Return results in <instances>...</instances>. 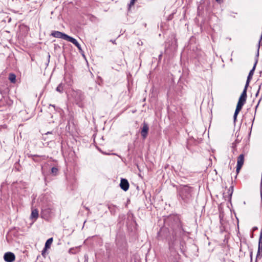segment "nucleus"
<instances>
[{
	"instance_id": "1",
	"label": "nucleus",
	"mask_w": 262,
	"mask_h": 262,
	"mask_svg": "<svg viewBox=\"0 0 262 262\" xmlns=\"http://www.w3.org/2000/svg\"><path fill=\"white\" fill-rule=\"evenodd\" d=\"M165 223L171 229L166 238L171 253L168 260L169 262H179L180 255L177 252V249L179 248L184 254L186 251V243L183 237L186 236V232L177 215L169 216L165 220Z\"/></svg>"
},
{
	"instance_id": "2",
	"label": "nucleus",
	"mask_w": 262,
	"mask_h": 262,
	"mask_svg": "<svg viewBox=\"0 0 262 262\" xmlns=\"http://www.w3.org/2000/svg\"><path fill=\"white\" fill-rule=\"evenodd\" d=\"M194 188L187 185H181L177 187V197L181 204H190L193 200Z\"/></svg>"
},
{
	"instance_id": "3",
	"label": "nucleus",
	"mask_w": 262,
	"mask_h": 262,
	"mask_svg": "<svg viewBox=\"0 0 262 262\" xmlns=\"http://www.w3.org/2000/svg\"><path fill=\"white\" fill-rule=\"evenodd\" d=\"M72 97L76 104L82 107L83 106L82 101L84 99V93L80 90H77L73 92Z\"/></svg>"
},
{
	"instance_id": "4",
	"label": "nucleus",
	"mask_w": 262,
	"mask_h": 262,
	"mask_svg": "<svg viewBox=\"0 0 262 262\" xmlns=\"http://www.w3.org/2000/svg\"><path fill=\"white\" fill-rule=\"evenodd\" d=\"M52 208L49 206H43L40 213L41 217L46 220H48L51 216Z\"/></svg>"
},
{
	"instance_id": "5",
	"label": "nucleus",
	"mask_w": 262,
	"mask_h": 262,
	"mask_svg": "<svg viewBox=\"0 0 262 262\" xmlns=\"http://www.w3.org/2000/svg\"><path fill=\"white\" fill-rule=\"evenodd\" d=\"M258 56H259V48L258 49V51H257V54H256V57H255V63L254 64L253 67L250 71V72L249 73L248 76L247 77V81H246V84H247V85H249V83H250L251 80L252 78V76H253V75L254 74V71H255V68H256V64L257 63V62H258Z\"/></svg>"
},
{
	"instance_id": "6",
	"label": "nucleus",
	"mask_w": 262,
	"mask_h": 262,
	"mask_svg": "<svg viewBox=\"0 0 262 262\" xmlns=\"http://www.w3.org/2000/svg\"><path fill=\"white\" fill-rule=\"evenodd\" d=\"M51 35L54 37L57 38H61L67 41H68L69 38L70 37V36L64 33L58 31H53L51 32Z\"/></svg>"
},
{
	"instance_id": "7",
	"label": "nucleus",
	"mask_w": 262,
	"mask_h": 262,
	"mask_svg": "<svg viewBox=\"0 0 262 262\" xmlns=\"http://www.w3.org/2000/svg\"><path fill=\"white\" fill-rule=\"evenodd\" d=\"M244 154H241L238 157H237V165H236V173L238 174L242 168L244 163Z\"/></svg>"
},
{
	"instance_id": "8",
	"label": "nucleus",
	"mask_w": 262,
	"mask_h": 262,
	"mask_svg": "<svg viewBox=\"0 0 262 262\" xmlns=\"http://www.w3.org/2000/svg\"><path fill=\"white\" fill-rule=\"evenodd\" d=\"M4 259L6 262H13L15 260V256L13 253L8 252L4 254Z\"/></svg>"
},
{
	"instance_id": "9",
	"label": "nucleus",
	"mask_w": 262,
	"mask_h": 262,
	"mask_svg": "<svg viewBox=\"0 0 262 262\" xmlns=\"http://www.w3.org/2000/svg\"><path fill=\"white\" fill-rule=\"evenodd\" d=\"M142 125L143 127L141 132V134L143 139H145L147 136L149 127L148 124L145 121L143 122Z\"/></svg>"
},
{
	"instance_id": "10",
	"label": "nucleus",
	"mask_w": 262,
	"mask_h": 262,
	"mask_svg": "<svg viewBox=\"0 0 262 262\" xmlns=\"http://www.w3.org/2000/svg\"><path fill=\"white\" fill-rule=\"evenodd\" d=\"M129 183L128 181L125 179H121L120 183L121 188L124 191H127L129 188Z\"/></svg>"
},
{
	"instance_id": "11",
	"label": "nucleus",
	"mask_w": 262,
	"mask_h": 262,
	"mask_svg": "<svg viewBox=\"0 0 262 262\" xmlns=\"http://www.w3.org/2000/svg\"><path fill=\"white\" fill-rule=\"evenodd\" d=\"M68 41L73 43L78 49L79 51H82V49L80 44L78 43V42L75 38L70 36L68 40Z\"/></svg>"
},
{
	"instance_id": "12",
	"label": "nucleus",
	"mask_w": 262,
	"mask_h": 262,
	"mask_svg": "<svg viewBox=\"0 0 262 262\" xmlns=\"http://www.w3.org/2000/svg\"><path fill=\"white\" fill-rule=\"evenodd\" d=\"M38 217V211L37 209H33L32 210L31 218L34 219L35 221Z\"/></svg>"
},
{
	"instance_id": "13",
	"label": "nucleus",
	"mask_w": 262,
	"mask_h": 262,
	"mask_svg": "<svg viewBox=\"0 0 262 262\" xmlns=\"http://www.w3.org/2000/svg\"><path fill=\"white\" fill-rule=\"evenodd\" d=\"M108 208L111 212V214L115 215L116 213V206L113 204L107 205Z\"/></svg>"
},
{
	"instance_id": "14",
	"label": "nucleus",
	"mask_w": 262,
	"mask_h": 262,
	"mask_svg": "<svg viewBox=\"0 0 262 262\" xmlns=\"http://www.w3.org/2000/svg\"><path fill=\"white\" fill-rule=\"evenodd\" d=\"M53 241V237H51L49 238L45 243V247H46V249H49L50 248L51 245L52 244V242Z\"/></svg>"
},
{
	"instance_id": "15",
	"label": "nucleus",
	"mask_w": 262,
	"mask_h": 262,
	"mask_svg": "<svg viewBox=\"0 0 262 262\" xmlns=\"http://www.w3.org/2000/svg\"><path fill=\"white\" fill-rule=\"evenodd\" d=\"M233 192V187L231 186L230 188L228 190L227 193H228V199L229 201L231 200V196L232 195Z\"/></svg>"
},
{
	"instance_id": "16",
	"label": "nucleus",
	"mask_w": 262,
	"mask_h": 262,
	"mask_svg": "<svg viewBox=\"0 0 262 262\" xmlns=\"http://www.w3.org/2000/svg\"><path fill=\"white\" fill-rule=\"evenodd\" d=\"M9 80L13 83L16 82V75L13 73H10L9 75Z\"/></svg>"
},
{
	"instance_id": "17",
	"label": "nucleus",
	"mask_w": 262,
	"mask_h": 262,
	"mask_svg": "<svg viewBox=\"0 0 262 262\" xmlns=\"http://www.w3.org/2000/svg\"><path fill=\"white\" fill-rule=\"evenodd\" d=\"M248 86H249V85H247L246 84H245L244 90H243V92L242 93L240 97H245V98H247V89H248Z\"/></svg>"
},
{
	"instance_id": "18",
	"label": "nucleus",
	"mask_w": 262,
	"mask_h": 262,
	"mask_svg": "<svg viewBox=\"0 0 262 262\" xmlns=\"http://www.w3.org/2000/svg\"><path fill=\"white\" fill-rule=\"evenodd\" d=\"M51 173L53 176H57L58 173V169L56 167H53L51 168Z\"/></svg>"
},
{
	"instance_id": "19",
	"label": "nucleus",
	"mask_w": 262,
	"mask_h": 262,
	"mask_svg": "<svg viewBox=\"0 0 262 262\" xmlns=\"http://www.w3.org/2000/svg\"><path fill=\"white\" fill-rule=\"evenodd\" d=\"M262 257V248H258V250L256 254V259H260Z\"/></svg>"
},
{
	"instance_id": "20",
	"label": "nucleus",
	"mask_w": 262,
	"mask_h": 262,
	"mask_svg": "<svg viewBox=\"0 0 262 262\" xmlns=\"http://www.w3.org/2000/svg\"><path fill=\"white\" fill-rule=\"evenodd\" d=\"M246 99H247L246 98L239 97V98L238 99L237 103L242 104L243 105H244L246 102Z\"/></svg>"
},
{
	"instance_id": "21",
	"label": "nucleus",
	"mask_w": 262,
	"mask_h": 262,
	"mask_svg": "<svg viewBox=\"0 0 262 262\" xmlns=\"http://www.w3.org/2000/svg\"><path fill=\"white\" fill-rule=\"evenodd\" d=\"M243 105H243L242 104L237 103L235 110L240 112L241 111V110L242 109Z\"/></svg>"
},
{
	"instance_id": "22",
	"label": "nucleus",
	"mask_w": 262,
	"mask_h": 262,
	"mask_svg": "<svg viewBox=\"0 0 262 262\" xmlns=\"http://www.w3.org/2000/svg\"><path fill=\"white\" fill-rule=\"evenodd\" d=\"M56 90L57 92H59L60 93H61L62 92V91H63V87H62V86L61 85V84L58 85V86L56 88Z\"/></svg>"
},
{
	"instance_id": "23",
	"label": "nucleus",
	"mask_w": 262,
	"mask_h": 262,
	"mask_svg": "<svg viewBox=\"0 0 262 262\" xmlns=\"http://www.w3.org/2000/svg\"><path fill=\"white\" fill-rule=\"evenodd\" d=\"M239 112V111L235 110L234 114V116H233V119H234V122H235L236 120L237 116Z\"/></svg>"
},
{
	"instance_id": "24",
	"label": "nucleus",
	"mask_w": 262,
	"mask_h": 262,
	"mask_svg": "<svg viewBox=\"0 0 262 262\" xmlns=\"http://www.w3.org/2000/svg\"><path fill=\"white\" fill-rule=\"evenodd\" d=\"M136 0H130L129 4H128L129 7H130L132 6H133L135 3Z\"/></svg>"
},
{
	"instance_id": "25",
	"label": "nucleus",
	"mask_w": 262,
	"mask_h": 262,
	"mask_svg": "<svg viewBox=\"0 0 262 262\" xmlns=\"http://www.w3.org/2000/svg\"><path fill=\"white\" fill-rule=\"evenodd\" d=\"M261 99H262V97H261H261H260V99H259V100H258V102L257 104V105H256V106H255V113H256V110H257V107H258V105H259V103H260V101L261 100Z\"/></svg>"
},
{
	"instance_id": "26",
	"label": "nucleus",
	"mask_w": 262,
	"mask_h": 262,
	"mask_svg": "<svg viewBox=\"0 0 262 262\" xmlns=\"http://www.w3.org/2000/svg\"><path fill=\"white\" fill-rule=\"evenodd\" d=\"M261 83L259 85L258 89V90H257V92L256 93V95H255L256 97H257L258 96V94L259 93V91H260V89L261 88Z\"/></svg>"
},
{
	"instance_id": "27",
	"label": "nucleus",
	"mask_w": 262,
	"mask_h": 262,
	"mask_svg": "<svg viewBox=\"0 0 262 262\" xmlns=\"http://www.w3.org/2000/svg\"><path fill=\"white\" fill-rule=\"evenodd\" d=\"M258 242H262V230L260 233Z\"/></svg>"
},
{
	"instance_id": "28",
	"label": "nucleus",
	"mask_w": 262,
	"mask_h": 262,
	"mask_svg": "<svg viewBox=\"0 0 262 262\" xmlns=\"http://www.w3.org/2000/svg\"><path fill=\"white\" fill-rule=\"evenodd\" d=\"M47 249H46V247L44 248V249H43V250L42 251V253H41V254L42 256H44L45 255V254L46 252V250H47Z\"/></svg>"
},
{
	"instance_id": "29",
	"label": "nucleus",
	"mask_w": 262,
	"mask_h": 262,
	"mask_svg": "<svg viewBox=\"0 0 262 262\" xmlns=\"http://www.w3.org/2000/svg\"><path fill=\"white\" fill-rule=\"evenodd\" d=\"M258 248H262V242H258Z\"/></svg>"
},
{
	"instance_id": "30",
	"label": "nucleus",
	"mask_w": 262,
	"mask_h": 262,
	"mask_svg": "<svg viewBox=\"0 0 262 262\" xmlns=\"http://www.w3.org/2000/svg\"><path fill=\"white\" fill-rule=\"evenodd\" d=\"M223 215L222 214H220V221H221V223H222V221H223Z\"/></svg>"
},
{
	"instance_id": "31",
	"label": "nucleus",
	"mask_w": 262,
	"mask_h": 262,
	"mask_svg": "<svg viewBox=\"0 0 262 262\" xmlns=\"http://www.w3.org/2000/svg\"><path fill=\"white\" fill-rule=\"evenodd\" d=\"M163 55L162 52L161 53V54L159 55V60H160L162 58Z\"/></svg>"
},
{
	"instance_id": "32",
	"label": "nucleus",
	"mask_w": 262,
	"mask_h": 262,
	"mask_svg": "<svg viewBox=\"0 0 262 262\" xmlns=\"http://www.w3.org/2000/svg\"><path fill=\"white\" fill-rule=\"evenodd\" d=\"M257 227H254L253 228H252V231L254 232L255 231V230H257Z\"/></svg>"
},
{
	"instance_id": "33",
	"label": "nucleus",
	"mask_w": 262,
	"mask_h": 262,
	"mask_svg": "<svg viewBox=\"0 0 262 262\" xmlns=\"http://www.w3.org/2000/svg\"><path fill=\"white\" fill-rule=\"evenodd\" d=\"M49 134H52V132H48L47 133L45 134V135H47Z\"/></svg>"
},
{
	"instance_id": "34",
	"label": "nucleus",
	"mask_w": 262,
	"mask_h": 262,
	"mask_svg": "<svg viewBox=\"0 0 262 262\" xmlns=\"http://www.w3.org/2000/svg\"><path fill=\"white\" fill-rule=\"evenodd\" d=\"M138 44L139 45V46H142L143 45V42L142 41H139L138 42Z\"/></svg>"
},
{
	"instance_id": "35",
	"label": "nucleus",
	"mask_w": 262,
	"mask_h": 262,
	"mask_svg": "<svg viewBox=\"0 0 262 262\" xmlns=\"http://www.w3.org/2000/svg\"><path fill=\"white\" fill-rule=\"evenodd\" d=\"M73 248H71L69 250V253H74L73 252Z\"/></svg>"
},
{
	"instance_id": "36",
	"label": "nucleus",
	"mask_w": 262,
	"mask_h": 262,
	"mask_svg": "<svg viewBox=\"0 0 262 262\" xmlns=\"http://www.w3.org/2000/svg\"><path fill=\"white\" fill-rule=\"evenodd\" d=\"M252 253H252V251H251L250 253V257H251V260H252Z\"/></svg>"
},
{
	"instance_id": "37",
	"label": "nucleus",
	"mask_w": 262,
	"mask_h": 262,
	"mask_svg": "<svg viewBox=\"0 0 262 262\" xmlns=\"http://www.w3.org/2000/svg\"><path fill=\"white\" fill-rule=\"evenodd\" d=\"M50 106H51L54 108V110H55V106L54 105L50 104Z\"/></svg>"
},
{
	"instance_id": "38",
	"label": "nucleus",
	"mask_w": 262,
	"mask_h": 262,
	"mask_svg": "<svg viewBox=\"0 0 262 262\" xmlns=\"http://www.w3.org/2000/svg\"><path fill=\"white\" fill-rule=\"evenodd\" d=\"M111 41H112L113 43H115V40H111Z\"/></svg>"
},
{
	"instance_id": "39",
	"label": "nucleus",
	"mask_w": 262,
	"mask_h": 262,
	"mask_svg": "<svg viewBox=\"0 0 262 262\" xmlns=\"http://www.w3.org/2000/svg\"><path fill=\"white\" fill-rule=\"evenodd\" d=\"M217 2H220L221 0H215Z\"/></svg>"
},
{
	"instance_id": "40",
	"label": "nucleus",
	"mask_w": 262,
	"mask_h": 262,
	"mask_svg": "<svg viewBox=\"0 0 262 262\" xmlns=\"http://www.w3.org/2000/svg\"><path fill=\"white\" fill-rule=\"evenodd\" d=\"M33 156L34 157H38V156H37V155H34Z\"/></svg>"
},
{
	"instance_id": "41",
	"label": "nucleus",
	"mask_w": 262,
	"mask_h": 262,
	"mask_svg": "<svg viewBox=\"0 0 262 262\" xmlns=\"http://www.w3.org/2000/svg\"><path fill=\"white\" fill-rule=\"evenodd\" d=\"M134 262H137V261L135 260Z\"/></svg>"
}]
</instances>
